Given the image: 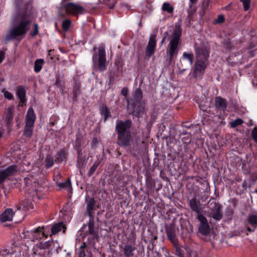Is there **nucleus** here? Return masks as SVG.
<instances>
[{
    "instance_id": "obj_1",
    "label": "nucleus",
    "mask_w": 257,
    "mask_h": 257,
    "mask_svg": "<svg viewBox=\"0 0 257 257\" xmlns=\"http://www.w3.org/2000/svg\"><path fill=\"white\" fill-rule=\"evenodd\" d=\"M31 5L27 3L25 10L19 11L14 18V24L6 35L5 43L11 40H22L30 30L32 24Z\"/></svg>"
},
{
    "instance_id": "obj_2",
    "label": "nucleus",
    "mask_w": 257,
    "mask_h": 257,
    "mask_svg": "<svg viewBox=\"0 0 257 257\" xmlns=\"http://www.w3.org/2000/svg\"><path fill=\"white\" fill-rule=\"evenodd\" d=\"M87 224H83L78 231L82 243L78 249V257H88L92 250L97 249L96 242L98 240V231L91 232L86 230Z\"/></svg>"
},
{
    "instance_id": "obj_3",
    "label": "nucleus",
    "mask_w": 257,
    "mask_h": 257,
    "mask_svg": "<svg viewBox=\"0 0 257 257\" xmlns=\"http://www.w3.org/2000/svg\"><path fill=\"white\" fill-rule=\"evenodd\" d=\"M133 126L131 119L116 121L115 131L117 134V144L121 147L126 148L131 145L132 135L131 128Z\"/></svg>"
},
{
    "instance_id": "obj_4",
    "label": "nucleus",
    "mask_w": 257,
    "mask_h": 257,
    "mask_svg": "<svg viewBox=\"0 0 257 257\" xmlns=\"http://www.w3.org/2000/svg\"><path fill=\"white\" fill-rule=\"evenodd\" d=\"M196 61L193 71L194 78L202 76L208 65L210 52L204 45L195 47Z\"/></svg>"
},
{
    "instance_id": "obj_5",
    "label": "nucleus",
    "mask_w": 257,
    "mask_h": 257,
    "mask_svg": "<svg viewBox=\"0 0 257 257\" xmlns=\"http://www.w3.org/2000/svg\"><path fill=\"white\" fill-rule=\"evenodd\" d=\"M182 32L180 25L176 23L175 29L169 38L170 42L167 50V58L166 60L169 63L172 62L178 54L179 47L181 44Z\"/></svg>"
},
{
    "instance_id": "obj_6",
    "label": "nucleus",
    "mask_w": 257,
    "mask_h": 257,
    "mask_svg": "<svg viewBox=\"0 0 257 257\" xmlns=\"http://www.w3.org/2000/svg\"><path fill=\"white\" fill-rule=\"evenodd\" d=\"M92 55L93 69L95 71L103 72L106 69V51L104 46L98 48L94 47Z\"/></svg>"
},
{
    "instance_id": "obj_7",
    "label": "nucleus",
    "mask_w": 257,
    "mask_h": 257,
    "mask_svg": "<svg viewBox=\"0 0 257 257\" xmlns=\"http://www.w3.org/2000/svg\"><path fill=\"white\" fill-rule=\"evenodd\" d=\"M96 201L94 198H91L87 205V213L89 217V221L86 223L87 224L86 230L91 232L93 231H98V225L96 223L99 221V218L97 216H95L93 211L96 210L98 207H96Z\"/></svg>"
},
{
    "instance_id": "obj_8",
    "label": "nucleus",
    "mask_w": 257,
    "mask_h": 257,
    "mask_svg": "<svg viewBox=\"0 0 257 257\" xmlns=\"http://www.w3.org/2000/svg\"><path fill=\"white\" fill-rule=\"evenodd\" d=\"M86 12L85 8L80 5L74 3H68L62 5L58 10V13L62 17H65L66 14L74 16L82 15Z\"/></svg>"
},
{
    "instance_id": "obj_9",
    "label": "nucleus",
    "mask_w": 257,
    "mask_h": 257,
    "mask_svg": "<svg viewBox=\"0 0 257 257\" xmlns=\"http://www.w3.org/2000/svg\"><path fill=\"white\" fill-rule=\"evenodd\" d=\"M127 109L129 113L134 117L139 118L146 114L148 109L143 102H127Z\"/></svg>"
},
{
    "instance_id": "obj_10",
    "label": "nucleus",
    "mask_w": 257,
    "mask_h": 257,
    "mask_svg": "<svg viewBox=\"0 0 257 257\" xmlns=\"http://www.w3.org/2000/svg\"><path fill=\"white\" fill-rule=\"evenodd\" d=\"M228 102L225 98L221 96H216L215 98L214 106L216 113L220 119H224L227 114Z\"/></svg>"
},
{
    "instance_id": "obj_11",
    "label": "nucleus",
    "mask_w": 257,
    "mask_h": 257,
    "mask_svg": "<svg viewBox=\"0 0 257 257\" xmlns=\"http://www.w3.org/2000/svg\"><path fill=\"white\" fill-rule=\"evenodd\" d=\"M196 218L200 222V224L198 227V233L205 236L204 237H202V239L206 241H209L210 238L207 236L210 232V227L208 224L207 218L203 215H197Z\"/></svg>"
},
{
    "instance_id": "obj_12",
    "label": "nucleus",
    "mask_w": 257,
    "mask_h": 257,
    "mask_svg": "<svg viewBox=\"0 0 257 257\" xmlns=\"http://www.w3.org/2000/svg\"><path fill=\"white\" fill-rule=\"evenodd\" d=\"M44 227H38L37 228L32 230L30 231H27L28 237L30 239L35 241L41 239L43 237L47 238L48 234L45 233L43 230Z\"/></svg>"
},
{
    "instance_id": "obj_13",
    "label": "nucleus",
    "mask_w": 257,
    "mask_h": 257,
    "mask_svg": "<svg viewBox=\"0 0 257 257\" xmlns=\"http://www.w3.org/2000/svg\"><path fill=\"white\" fill-rule=\"evenodd\" d=\"M165 231L168 239L172 243L176 244L178 241L176 235L175 226L174 224H168L165 225Z\"/></svg>"
},
{
    "instance_id": "obj_14",
    "label": "nucleus",
    "mask_w": 257,
    "mask_h": 257,
    "mask_svg": "<svg viewBox=\"0 0 257 257\" xmlns=\"http://www.w3.org/2000/svg\"><path fill=\"white\" fill-rule=\"evenodd\" d=\"M156 38V35H153L149 39L145 50V55L148 58L151 57L155 52L157 46V40Z\"/></svg>"
},
{
    "instance_id": "obj_15",
    "label": "nucleus",
    "mask_w": 257,
    "mask_h": 257,
    "mask_svg": "<svg viewBox=\"0 0 257 257\" xmlns=\"http://www.w3.org/2000/svg\"><path fill=\"white\" fill-rule=\"evenodd\" d=\"M188 205L191 211L197 214V215H203L202 214V204L201 203L200 201L197 199L196 197L188 200Z\"/></svg>"
},
{
    "instance_id": "obj_16",
    "label": "nucleus",
    "mask_w": 257,
    "mask_h": 257,
    "mask_svg": "<svg viewBox=\"0 0 257 257\" xmlns=\"http://www.w3.org/2000/svg\"><path fill=\"white\" fill-rule=\"evenodd\" d=\"M18 171V167L16 165L9 166L6 169L0 170V175L5 181L8 177L13 176Z\"/></svg>"
},
{
    "instance_id": "obj_17",
    "label": "nucleus",
    "mask_w": 257,
    "mask_h": 257,
    "mask_svg": "<svg viewBox=\"0 0 257 257\" xmlns=\"http://www.w3.org/2000/svg\"><path fill=\"white\" fill-rule=\"evenodd\" d=\"M81 83L78 81H75L72 85V99L73 102H77L78 100V96L81 93Z\"/></svg>"
},
{
    "instance_id": "obj_18",
    "label": "nucleus",
    "mask_w": 257,
    "mask_h": 257,
    "mask_svg": "<svg viewBox=\"0 0 257 257\" xmlns=\"http://www.w3.org/2000/svg\"><path fill=\"white\" fill-rule=\"evenodd\" d=\"M247 222L251 226L246 225V230L249 232L254 231L257 228V215L255 214H250L247 218Z\"/></svg>"
},
{
    "instance_id": "obj_19",
    "label": "nucleus",
    "mask_w": 257,
    "mask_h": 257,
    "mask_svg": "<svg viewBox=\"0 0 257 257\" xmlns=\"http://www.w3.org/2000/svg\"><path fill=\"white\" fill-rule=\"evenodd\" d=\"M15 214V212L12 208H7L0 215V220L2 222L11 221Z\"/></svg>"
},
{
    "instance_id": "obj_20",
    "label": "nucleus",
    "mask_w": 257,
    "mask_h": 257,
    "mask_svg": "<svg viewBox=\"0 0 257 257\" xmlns=\"http://www.w3.org/2000/svg\"><path fill=\"white\" fill-rule=\"evenodd\" d=\"M68 160V153L64 149H60L55 155V162L57 164H60L62 162H66Z\"/></svg>"
},
{
    "instance_id": "obj_21",
    "label": "nucleus",
    "mask_w": 257,
    "mask_h": 257,
    "mask_svg": "<svg viewBox=\"0 0 257 257\" xmlns=\"http://www.w3.org/2000/svg\"><path fill=\"white\" fill-rule=\"evenodd\" d=\"M36 119V114L33 108L31 107L28 109L26 115V124L34 126Z\"/></svg>"
},
{
    "instance_id": "obj_22",
    "label": "nucleus",
    "mask_w": 257,
    "mask_h": 257,
    "mask_svg": "<svg viewBox=\"0 0 257 257\" xmlns=\"http://www.w3.org/2000/svg\"><path fill=\"white\" fill-rule=\"evenodd\" d=\"M99 111L100 114L103 116L104 122H105L106 120L111 117L110 110L106 105H100L99 107Z\"/></svg>"
},
{
    "instance_id": "obj_23",
    "label": "nucleus",
    "mask_w": 257,
    "mask_h": 257,
    "mask_svg": "<svg viewBox=\"0 0 257 257\" xmlns=\"http://www.w3.org/2000/svg\"><path fill=\"white\" fill-rule=\"evenodd\" d=\"M143 92L140 88H137L134 94V99H128L127 102H142Z\"/></svg>"
},
{
    "instance_id": "obj_24",
    "label": "nucleus",
    "mask_w": 257,
    "mask_h": 257,
    "mask_svg": "<svg viewBox=\"0 0 257 257\" xmlns=\"http://www.w3.org/2000/svg\"><path fill=\"white\" fill-rule=\"evenodd\" d=\"M16 94L22 103H25L26 102V92L25 88L23 86H19L17 87Z\"/></svg>"
},
{
    "instance_id": "obj_25",
    "label": "nucleus",
    "mask_w": 257,
    "mask_h": 257,
    "mask_svg": "<svg viewBox=\"0 0 257 257\" xmlns=\"http://www.w3.org/2000/svg\"><path fill=\"white\" fill-rule=\"evenodd\" d=\"M135 247L131 244H125L123 247V252L125 257H132L134 256V251Z\"/></svg>"
},
{
    "instance_id": "obj_26",
    "label": "nucleus",
    "mask_w": 257,
    "mask_h": 257,
    "mask_svg": "<svg viewBox=\"0 0 257 257\" xmlns=\"http://www.w3.org/2000/svg\"><path fill=\"white\" fill-rule=\"evenodd\" d=\"M52 234H55L63 229V232L65 231L66 227L63 222H60L54 224L50 228Z\"/></svg>"
},
{
    "instance_id": "obj_27",
    "label": "nucleus",
    "mask_w": 257,
    "mask_h": 257,
    "mask_svg": "<svg viewBox=\"0 0 257 257\" xmlns=\"http://www.w3.org/2000/svg\"><path fill=\"white\" fill-rule=\"evenodd\" d=\"M86 163V156L85 155L77 156L76 167L79 170L80 173L81 170L84 167Z\"/></svg>"
},
{
    "instance_id": "obj_28",
    "label": "nucleus",
    "mask_w": 257,
    "mask_h": 257,
    "mask_svg": "<svg viewBox=\"0 0 257 257\" xmlns=\"http://www.w3.org/2000/svg\"><path fill=\"white\" fill-rule=\"evenodd\" d=\"M222 206L217 207L216 210L210 212L211 216L215 220H220L222 217V213L221 211Z\"/></svg>"
},
{
    "instance_id": "obj_29",
    "label": "nucleus",
    "mask_w": 257,
    "mask_h": 257,
    "mask_svg": "<svg viewBox=\"0 0 257 257\" xmlns=\"http://www.w3.org/2000/svg\"><path fill=\"white\" fill-rule=\"evenodd\" d=\"M14 117V110L13 107H9L5 117V121L7 125H9L12 122Z\"/></svg>"
},
{
    "instance_id": "obj_30",
    "label": "nucleus",
    "mask_w": 257,
    "mask_h": 257,
    "mask_svg": "<svg viewBox=\"0 0 257 257\" xmlns=\"http://www.w3.org/2000/svg\"><path fill=\"white\" fill-rule=\"evenodd\" d=\"M34 126L26 124L23 131V135L28 138L32 137L33 134Z\"/></svg>"
},
{
    "instance_id": "obj_31",
    "label": "nucleus",
    "mask_w": 257,
    "mask_h": 257,
    "mask_svg": "<svg viewBox=\"0 0 257 257\" xmlns=\"http://www.w3.org/2000/svg\"><path fill=\"white\" fill-rule=\"evenodd\" d=\"M100 163L101 161L98 159L93 163L87 172L88 177H90L94 174Z\"/></svg>"
},
{
    "instance_id": "obj_32",
    "label": "nucleus",
    "mask_w": 257,
    "mask_h": 257,
    "mask_svg": "<svg viewBox=\"0 0 257 257\" xmlns=\"http://www.w3.org/2000/svg\"><path fill=\"white\" fill-rule=\"evenodd\" d=\"M53 157L50 155H47L45 160V166L46 169H50L53 167L54 164Z\"/></svg>"
},
{
    "instance_id": "obj_33",
    "label": "nucleus",
    "mask_w": 257,
    "mask_h": 257,
    "mask_svg": "<svg viewBox=\"0 0 257 257\" xmlns=\"http://www.w3.org/2000/svg\"><path fill=\"white\" fill-rule=\"evenodd\" d=\"M44 62V61L42 59H38L35 61L34 63V71L36 73H38L41 70Z\"/></svg>"
},
{
    "instance_id": "obj_34",
    "label": "nucleus",
    "mask_w": 257,
    "mask_h": 257,
    "mask_svg": "<svg viewBox=\"0 0 257 257\" xmlns=\"http://www.w3.org/2000/svg\"><path fill=\"white\" fill-rule=\"evenodd\" d=\"M58 186L60 188L67 189L70 188L72 189V185L71 180L69 178H68L66 181L62 183H59L58 184Z\"/></svg>"
},
{
    "instance_id": "obj_35",
    "label": "nucleus",
    "mask_w": 257,
    "mask_h": 257,
    "mask_svg": "<svg viewBox=\"0 0 257 257\" xmlns=\"http://www.w3.org/2000/svg\"><path fill=\"white\" fill-rule=\"evenodd\" d=\"M162 10L169 14H172L173 12L174 8L169 3H164L163 4Z\"/></svg>"
},
{
    "instance_id": "obj_36",
    "label": "nucleus",
    "mask_w": 257,
    "mask_h": 257,
    "mask_svg": "<svg viewBox=\"0 0 257 257\" xmlns=\"http://www.w3.org/2000/svg\"><path fill=\"white\" fill-rule=\"evenodd\" d=\"M175 249V254L179 257H183V253L181 249V246L178 242L176 244H173Z\"/></svg>"
},
{
    "instance_id": "obj_37",
    "label": "nucleus",
    "mask_w": 257,
    "mask_h": 257,
    "mask_svg": "<svg viewBox=\"0 0 257 257\" xmlns=\"http://www.w3.org/2000/svg\"><path fill=\"white\" fill-rule=\"evenodd\" d=\"M183 59H187L189 61L190 64H192L193 62L194 55L192 53L184 52L182 55Z\"/></svg>"
},
{
    "instance_id": "obj_38",
    "label": "nucleus",
    "mask_w": 257,
    "mask_h": 257,
    "mask_svg": "<svg viewBox=\"0 0 257 257\" xmlns=\"http://www.w3.org/2000/svg\"><path fill=\"white\" fill-rule=\"evenodd\" d=\"M99 1L101 4L107 5L110 9H112L115 5L114 0H99Z\"/></svg>"
},
{
    "instance_id": "obj_39",
    "label": "nucleus",
    "mask_w": 257,
    "mask_h": 257,
    "mask_svg": "<svg viewBox=\"0 0 257 257\" xmlns=\"http://www.w3.org/2000/svg\"><path fill=\"white\" fill-rule=\"evenodd\" d=\"M219 206H222L218 203H216L215 201H211V200H210L208 202V208L210 210L211 212L216 210L217 207Z\"/></svg>"
},
{
    "instance_id": "obj_40",
    "label": "nucleus",
    "mask_w": 257,
    "mask_h": 257,
    "mask_svg": "<svg viewBox=\"0 0 257 257\" xmlns=\"http://www.w3.org/2000/svg\"><path fill=\"white\" fill-rule=\"evenodd\" d=\"M82 145V138L80 136H77L74 142L73 148L77 149L81 148Z\"/></svg>"
},
{
    "instance_id": "obj_41",
    "label": "nucleus",
    "mask_w": 257,
    "mask_h": 257,
    "mask_svg": "<svg viewBox=\"0 0 257 257\" xmlns=\"http://www.w3.org/2000/svg\"><path fill=\"white\" fill-rule=\"evenodd\" d=\"M71 23V22L69 19H66V20H64V21H63L62 24V28L63 30L65 32L67 31L69 29Z\"/></svg>"
},
{
    "instance_id": "obj_42",
    "label": "nucleus",
    "mask_w": 257,
    "mask_h": 257,
    "mask_svg": "<svg viewBox=\"0 0 257 257\" xmlns=\"http://www.w3.org/2000/svg\"><path fill=\"white\" fill-rule=\"evenodd\" d=\"M55 85L58 88L65 86L63 80L61 79L58 75L56 76Z\"/></svg>"
},
{
    "instance_id": "obj_43",
    "label": "nucleus",
    "mask_w": 257,
    "mask_h": 257,
    "mask_svg": "<svg viewBox=\"0 0 257 257\" xmlns=\"http://www.w3.org/2000/svg\"><path fill=\"white\" fill-rule=\"evenodd\" d=\"M222 44L227 50H230L232 49L230 39L229 38L224 39L222 42Z\"/></svg>"
},
{
    "instance_id": "obj_44",
    "label": "nucleus",
    "mask_w": 257,
    "mask_h": 257,
    "mask_svg": "<svg viewBox=\"0 0 257 257\" xmlns=\"http://www.w3.org/2000/svg\"><path fill=\"white\" fill-rule=\"evenodd\" d=\"M243 122V121L242 119L238 118L231 122L230 126L231 127L234 128L241 125Z\"/></svg>"
},
{
    "instance_id": "obj_45",
    "label": "nucleus",
    "mask_w": 257,
    "mask_h": 257,
    "mask_svg": "<svg viewBox=\"0 0 257 257\" xmlns=\"http://www.w3.org/2000/svg\"><path fill=\"white\" fill-rule=\"evenodd\" d=\"M39 33V26L37 24H34V30L33 31H31L30 32L29 34L32 37H34L36 36H37Z\"/></svg>"
},
{
    "instance_id": "obj_46",
    "label": "nucleus",
    "mask_w": 257,
    "mask_h": 257,
    "mask_svg": "<svg viewBox=\"0 0 257 257\" xmlns=\"http://www.w3.org/2000/svg\"><path fill=\"white\" fill-rule=\"evenodd\" d=\"M13 254L7 249H3L0 251V257H12Z\"/></svg>"
},
{
    "instance_id": "obj_47",
    "label": "nucleus",
    "mask_w": 257,
    "mask_h": 257,
    "mask_svg": "<svg viewBox=\"0 0 257 257\" xmlns=\"http://www.w3.org/2000/svg\"><path fill=\"white\" fill-rule=\"evenodd\" d=\"M242 3L243 10L245 11H248L250 7V0H240Z\"/></svg>"
},
{
    "instance_id": "obj_48",
    "label": "nucleus",
    "mask_w": 257,
    "mask_h": 257,
    "mask_svg": "<svg viewBox=\"0 0 257 257\" xmlns=\"http://www.w3.org/2000/svg\"><path fill=\"white\" fill-rule=\"evenodd\" d=\"M225 21V18L222 15H219L218 16L217 18L214 20V24H222L224 23Z\"/></svg>"
},
{
    "instance_id": "obj_49",
    "label": "nucleus",
    "mask_w": 257,
    "mask_h": 257,
    "mask_svg": "<svg viewBox=\"0 0 257 257\" xmlns=\"http://www.w3.org/2000/svg\"><path fill=\"white\" fill-rule=\"evenodd\" d=\"M52 241H47L44 243L41 242L40 244V247L42 249L49 248L52 244Z\"/></svg>"
},
{
    "instance_id": "obj_50",
    "label": "nucleus",
    "mask_w": 257,
    "mask_h": 257,
    "mask_svg": "<svg viewBox=\"0 0 257 257\" xmlns=\"http://www.w3.org/2000/svg\"><path fill=\"white\" fill-rule=\"evenodd\" d=\"M59 119V117L55 115H53L52 116H51V117L50 118V124L51 126H53L54 125L56 122L58 121Z\"/></svg>"
},
{
    "instance_id": "obj_51",
    "label": "nucleus",
    "mask_w": 257,
    "mask_h": 257,
    "mask_svg": "<svg viewBox=\"0 0 257 257\" xmlns=\"http://www.w3.org/2000/svg\"><path fill=\"white\" fill-rule=\"evenodd\" d=\"M146 182H147L148 188H149L150 189H154V188L155 187V184L152 180V178L148 177L147 178Z\"/></svg>"
},
{
    "instance_id": "obj_52",
    "label": "nucleus",
    "mask_w": 257,
    "mask_h": 257,
    "mask_svg": "<svg viewBox=\"0 0 257 257\" xmlns=\"http://www.w3.org/2000/svg\"><path fill=\"white\" fill-rule=\"evenodd\" d=\"M234 213V211L231 208H228L225 212V215L226 216L227 219H231L232 218V215Z\"/></svg>"
},
{
    "instance_id": "obj_53",
    "label": "nucleus",
    "mask_w": 257,
    "mask_h": 257,
    "mask_svg": "<svg viewBox=\"0 0 257 257\" xmlns=\"http://www.w3.org/2000/svg\"><path fill=\"white\" fill-rule=\"evenodd\" d=\"M4 95L5 98L10 100H12L14 98L13 95L7 90L4 91Z\"/></svg>"
},
{
    "instance_id": "obj_54",
    "label": "nucleus",
    "mask_w": 257,
    "mask_h": 257,
    "mask_svg": "<svg viewBox=\"0 0 257 257\" xmlns=\"http://www.w3.org/2000/svg\"><path fill=\"white\" fill-rule=\"evenodd\" d=\"M76 151L77 156H82L84 155L85 151L83 148H77L74 149Z\"/></svg>"
},
{
    "instance_id": "obj_55",
    "label": "nucleus",
    "mask_w": 257,
    "mask_h": 257,
    "mask_svg": "<svg viewBox=\"0 0 257 257\" xmlns=\"http://www.w3.org/2000/svg\"><path fill=\"white\" fill-rule=\"evenodd\" d=\"M252 137L254 141L257 143V127H255L252 131Z\"/></svg>"
},
{
    "instance_id": "obj_56",
    "label": "nucleus",
    "mask_w": 257,
    "mask_h": 257,
    "mask_svg": "<svg viewBox=\"0 0 257 257\" xmlns=\"http://www.w3.org/2000/svg\"><path fill=\"white\" fill-rule=\"evenodd\" d=\"M128 91V90L127 88L124 87L122 88L121 90V94L126 97L127 96Z\"/></svg>"
},
{
    "instance_id": "obj_57",
    "label": "nucleus",
    "mask_w": 257,
    "mask_h": 257,
    "mask_svg": "<svg viewBox=\"0 0 257 257\" xmlns=\"http://www.w3.org/2000/svg\"><path fill=\"white\" fill-rule=\"evenodd\" d=\"M5 58V52L3 51H0V64Z\"/></svg>"
},
{
    "instance_id": "obj_58",
    "label": "nucleus",
    "mask_w": 257,
    "mask_h": 257,
    "mask_svg": "<svg viewBox=\"0 0 257 257\" xmlns=\"http://www.w3.org/2000/svg\"><path fill=\"white\" fill-rule=\"evenodd\" d=\"M168 35V32L166 31L164 34V36L161 40V45H162L165 42L167 36Z\"/></svg>"
},
{
    "instance_id": "obj_59",
    "label": "nucleus",
    "mask_w": 257,
    "mask_h": 257,
    "mask_svg": "<svg viewBox=\"0 0 257 257\" xmlns=\"http://www.w3.org/2000/svg\"><path fill=\"white\" fill-rule=\"evenodd\" d=\"M252 84L254 87L257 88V78H255L254 79H253Z\"/></svg>"
},
{
    "instance_id": "obj_60",
    "label": "nucleus",
    "mask_w": 257,
    "mask_h": 257,
    "mask_svg": "<svg viewBox=\"0 0 257 257\" xmlns=\"http://www.w3.org/2000/svg\"><path fill=\"white\" fill-rule=\"evenodd\" d=\"M59 88V90H60V93L63 95L64 94V89L65 88V86H62L61 87H60Z\"/></svg>"
},
{
    "instance_id": "obj_61",
    "label": "nucleus",
    "mask_w": 257,
    "mask_h": 257,
    "mask_svg": "<svg viewBox=\"0 0 257 257\" xmlns=\"http://www.w3.org/2000/svg\"><path fill=\"white\" fill-rule=\"evenodd\" d=\"M154 119L153 118V117L152 116L150 120V121H149V124L150 125V127L152 126L153 123H154Z\"/></svg>"
},
{
    "instance_id": "obj_62",
    "label": "nucleus",
    "mask_w": 257,
    "mask_h": 257,
    "mask_svg": "<svg viewBox=\"0 0 257 257\" xmlns=\"http://www.w3.org/2000/svg\"><path fill=\"white\" fill-rule=\"evenodd\" d=\"M192 125L191 124H186L184 123H183L182 124V126L183 127H186V128H190L191 127V126Z\"/></svg>"
},
{
    "instance_id": "obj_63",
    "label": "nucleus",
    "mask_w": 257,
    "mask_h": 257,
    "mask_svg": "<svg viewBox=\"0 0 257 257\" xmlns=\"http://www.w3.org/2000/svg\"><path fill=\"white\" fill-rule=\"evenodd\" d=\"M197 1L198 0H189L190 3L192 5L196 4Z\"/></svg>"
},
{
    "instance_id": "obj_64",
    "label": "nucleus",
    "mask_w": 257,
    "mask_h": 257,
    "mask_svg": "<svg viewBox=\"0 0 257 257\" xmlns=\"http://www.w3.org/2000/svg\"><path fill=\"white\" fill-rule=\"evenodd\" d=\"M3 182H4V181L3 180L1 176L0 175V185L2 184Z\"/></svg>"
}]
</instances>
